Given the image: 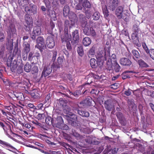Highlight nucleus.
<instances>
[{
	"mask_svg": "<svg viewBox=\"0 0 154 154\" xmlns=\"http://www.w3.org/2000/svg\"><path fill=\"white\" fill-rule=\"evenodd\" d=\"M116 116L118 118L119 120L122 119L123 117V114L122 113L120 112H118L116 113Z\"/></svg>",
	"mask_w": 154,
	"mask_h": 154,
	"instance_id": "nucleus-48",
	"label": "nucleus"
},
{
	"mask_svg": "<svg viewBox=\"0 0 154 154\" xmlns=\"http://www.w3.org/2000/svg\"><path fill=\"white\" fill-rule=\"evenodd\" d=\"M118 84L116 83L111 85V88L113 89H116L118 87Z\"/></svg>",
	"mask_w": 154,
	"mask_h": 154,
	"instance_id": "nucleus-61",
	"label": "nucleus"
},
{
	"mask_svg": "<svg viewBox=\"0 0 154 154\" xmlns=\"http://www.w3.org/2000/svg\"><path fill=\"white\" fill-rule=\"evenodd\" d=\"M103 13L105 17H107L109 16V12L106 6L102 7Z\"/></svg>",
	"mask_w": 154,
	"mask_h": 154,
	"instance_id": "nucleus-38",
	"label": "nucleus"
},
{
	"mask_svg": "<svg viewBox=\"0 0 154 154\" xmlns=\"http://www.w3.org/2000/svg\"><path fill=\"white\" fill-rule=\"evenodd\" d=\"M31 65L29 63L27 62L24 66V69L26 72H29L31 70Z\"/></svg>",
	"mask_w": 154,
	"mask_h": 154,
	"instance_id": "nucleus-27",
	"label": "nucleus"
},
{
	"mask_svg": "<svg viewBox=\"0 0 154 154\" xmlns=\"http://www.w3.org/2000/svg\"><path fill=\"white\" fill-rule=\"evenodd\" d=\"M90 28L88 27V26H85L83 30V32L86 35H89V34L90 33Z\"/></svg>",
	"mask_w": 154,
	"mask_h": 154,
	"instance_id": "nucleus-33",
	"label": "nucleus"
},
{
	"mask_svg": "<svg viewBox=\"0 0 154 154\" xmlns=\"http://www.w3.org/2000/svg\"><path fill=\"white\" fill-rule=\"evenodd\" d=\"M40 54L39 53L36 52L35 53V55H34L33 57H36L37 59H38L40 58Z\"/></svg>",
	"mask_w": 154,
	"mask_h": 154,
	"instance_id": "nucleus-64",
	"label": "nucleus"
},
{
	"mask_svg": "<svg viewBox=\"0 0 154 154\" xmlns=\"http://www.w3.org/2000/svg\"><path fill=\"white\" fill-rule=\"evenodd\" d=\"M44 114H38L37 116V118L38 119H41L43 118Z\"/></svg>",
	"mask_w": 154,
	"mask_h": 154,
	"instance_id": "nucleus-59",
	"label": "nucleus"
},
{
	"mask_svg": "<svg viewBox=\"0 0 154 154\" xmlns=\"http://www.w3.org/2000/svg\"><path fill=\"white\" fill-rule=\"evenodd\" d=\"M118 149L117 148H114L111 149V152L112 154H116L117 152Z\"/></svg>",
	"mask_w": 154,
	"mask_h": 154,
	"instance_id": "nucleus-62",
	"label": "nucleus"
},
{
	"mask_svg": "<svg viewBox=\"0 0 154 154\" xmlns=\"http://www.w3.org/2000/svg\"><path fill=\"white\" fill-rule=\"evenodd\" d=\"M85 104L83 102H81L79 103L78 104V106L80 108H83Z\"/></svg>",
	"mask_w": 154,
	"mask_h": 154,
	"instance_id": "nucleus-63",
	"label": "nucleus"
},
{
	"mask_svg": "<svg viewBox=\"0 0 154 154\" xmlns=\"http://www.w3.org/2000/svg\"><path fill=\"white\" fill-rule=\"evenodd\" d=\"M14 95L18 100H21L22 98L23 97V95L22 93H15L14 94Z\"/></svg>",
	"mask_w": 154,
	"mask_h": 154,
	"instance_id": "nucleus-32",
	"label": "nucleus"
},
{
	"mask_svg": "<svg viewBox=\"0 0 154 154\" xmlns=\"http://www.w3.org/2000/svg\"><path fill=\"white\" fill-rule=\"evenodd\" d=\"M114 69L116 72H118L119 71L121 68L120 66L117 63L116 60H115V61Z\"/></svg>",
	"mask_w": 154,
	"mask_h": 154,
	"instance_id": "nucleus-35",
	"label": "nucleus"
},
{
	"mask_svg": "<svg viewBox=\"0 0 154 154\" xmlns=\"http://www.w3.org/2000/svg\"><path fill=\"white\" fill-rule=\"evenodd\" d=\"M83 7L82 4L79 2V3L76 5L75 8L77 10H82Z\"/></svg>",
	"mask_w": 154,
	"mask_h": 154,
	"instance_id": "nucleus-53",
	"label": "nucleus"
},
{
	"mask_svg": "<svg viewBox=\"0 0 154 154\" xmlns=\"http://www.w3.org/2000/svg\"><path fill=\"white\" fill-rule=\"evenodd\" d=\"M63 59L60 57H59L58 58L57 61L58 64L59 65L61 64L63 62Z\"/></svg>",
	"mask_w": 154,
	"mask_h": 154,
	"instance_id": "nucleus-57",
	"label": "nucleus"
},
{
	"mask_svg": "<svg viewBox=\"0 0 154 154\" xmlns=\"http://www.w3.org/2000/svg\"><path fill=\"white\" fill-rule=\"evenodd\" d=\"M25 20L27 24V25L26 26V28L25 30L27 31L31 30L33 26V21L32 18L29 14H26L25 16Z\"/></svg>",
	"mask_w": 154,
	"mask_h": 154,
	"instance_id": "nucleus-4",
	"label": "nucleus"
},
{
	"mask_svg": "<svg viewBox=\"0 0 154 154\" xmlns=\"http://www.w3.org/2000/svg\"><path fill=\"white\" fill-rule=\"evenodd\" d=\"M77 112L78 114L82 117H88L89 116V112L85 110H83L81 109H78Z\"/></svg>",
	"mask_w": 154,
	"mask_h": 154,
	"instance_id": "nucleus-22",
	"label": "nucleus"
},
{
	"mask_svg": "<svg viewBox=\"0 0 154 154\" xmlns=\"http://www.w3.org/2000/svg\"><path fill=\"white\" fill-rule=\"evenodd\" d=\"M131 90H128L125 91V94L127 96H130L131 94Z\"/></svg>",
	"mask_w": 154,
	"mask_h": 154,
	"instance_id": "nucleus-60",
	"label": "nucleus"
},
{
	"mask_svg": "<svg viewBox=\"0 0 154 154\" xmlns=\"http://www.w3.org/2000/svg\"><path fill=\"white\" fill-rule=\"evenodd\" d=\"M41 32V29L39 26L35 27L33 29L32 33L30 34L31 38L33 40H35L36 38V36L40 35Z\"/></svg>",
	"mask_w": 154,
	"mask_h": 154,
	"instance_id": "nucleus-9",
	"label": "nucleus"
},
{
	"mask_svg": "<svg viewBox=\"0 0 154 154\" xmlns=\"http://www.w3.org/2000/svg\"><path fill=\"white\" fill-rule=\"evenodd\" d=\"M24 52L28 53L30 51V45L29 44L25 42L23 43Z\"/></svg>",
	"mask_w": 154,
	"mask_h": 154,
	"instance_id": "nucleus-28",
	"label": "nucleus"
},
{
	"mask_svg": "<svg viewBox=\"0 0 154 154\" xmlns=\"http://www.w3.org/2000/svg\"><path fill=\"white\" fill-rule=\"evenodd\" d=\"M13 41L12 39H8L7 45H8L10 47H12L13 46Z\"/></svg>",
	"mask_w": 154,
	"mask_h": 154,
	"instance_id": "nucleus-51",
	"label": "nucleus"
},
{
	"mask_svg": "<svg viewBox=\"0 0 154 154\" xmlns=\"http://www.w3.org/2000/svg\"><path fill=\"white\" fill-rule=\"evenodd\" d=\"M148 53H149L150 57L153 60H154V49H152L149 50L148 52Z\"/></svg>",
	"mask_w": 154,
	"mask_h": 154,
	"instance_id": "nucleus-42",
	"label": "nucleus"
},
{
	"mask_svg": "<svg viewBox=\"0 0 154 154\" xmlns=\"http://www.w3.org/2000/svg\"><path fill=\"white\" fill-rule=\"evenodd\" d=\"M125 11H124L123 8L121 6H119L116 11V14L119 19L123 18L125 17V15H127V13H123Z\"/></svg>",
	"mask_w": 154,
	"mask_h": 154,
	"instance_id": "nucleus-5",
	"label": "nucleus"
},
{
	"mask_svg": "<svg viewBox=\"0 0 154 154\" xmlns=\"http://www.w3.org/2000/svg\"><path fill=\"white\" fill-rule=\"evenodd\" d=\"M104 107L105 109L108 111H110L114 108V106L112 104L111 100H107L104 102Z\"/></svg>",
	"mask_w": 154,
	"mask_h": 154,
	"instance_id": "nucleus-13",
	"label": "nucleus"
},
{
	"mask_svg": "<svg viewBox=\"0 0 154 154\" xmlns=\"http://www.w3.org/2000/svg\"><path fill=\"white\" fill-rule=\"evenodd\" d=\"M61 38L63 42L68 41L71 40V36L68 33V32L65 31V34L61 36Z\"/></svg>",
	"mask_w": 154,
	"mask_h": 154,
	"instance_id": "nucleus-21",
	"label": "nucleus"
},
{
	"mask_svg": "<svg viewBox=\"0 0 154 154\" xmlns=\"http://www.w3.org/2000/svg\"><path fill=\"white\" fill-rule=\"evenodd\" d=\"M119 3L118 0H113L112 3L109 6V9L112 11H114L116 8L118 6Z\"/></svg>",
	"mask_w": 154,
	"mask_h": 154,
	"instance_id": "nucleus-23",
	"label": "nucleus"
},
{
	"mask_svg": "<svg viewBox=\"0 0 154 154\" xmlns=\"http://www.w3.org/2000/svg\"><path fill=\"white\" fill-rule=\"evenodd\" d=\"M19 2L20 4V5L23 6H25V11L27 13H31L32 9L31 8V5H30L29 6H25L28 3V1L27 0H19Z\"/></svg>",
	"mask_w": 154,
	"mask_h": 154,
	"instance_id": "nucleus-10",
	"label": "nucleus"
},
{
	"mask_svg": "<svg viewBox=\"0 0 154 154\" xmlns=\"http://www.w3.org/2000/svg\"><path fill=\"white\" fill-rule=\"evenodd\" d=\"M91 42V41L90 38L88 37L84 38L82 40L83 44L85 47L89 45Z\"/></svg>",
	"mask_w": 154,
	"mask_h": 154,
	"instance_id": "nucleus-24",
	"label": "nucleus"
},
{
	"mask_svg": "<svg viewBox=\"0 0 154 154\" xmlns=\"http://www.w3.org/2000/svg\"><path fill=\"white\" fill-rule=\"evenodd\" d=\"M133 29L135 33H137L138 32V26L137 25H134L133 26Z\"/></svg>",
	"mask_w": 154,
	"mask_h": 154,
	"instance_id": "nucleus-56",
	"label": "nucleus"
},
{
	"mask_svg": "<svg viewBox=\"0 0 154 154\" xmlns=\"http://www.w3.org/2000/svg\"><path fill=\"white\" fill-rule=\"evenodd\" d=\"M120 63L124 66H129L132 63L131 61L128 58L122 57L119 60Z\"/></svg>",
	"mask_w": 154,
	"mask_h": 154,
	"instance_id": "nucleus-11",
	"label": "nucleus"
},
{
	"mask_svg": "<svg viewBox=\"0 0 154 154\" xmlns=\"http://www.w3.org/2000/svg\"><path fill=\"white\" fill-rule=\"evenodd\" d=\"M68 92L69 94H71V95H73L75 97H78L80 94L81 93V91H75L74 93H72L69 90Z\"/></svg>",
	"mask_w": 154,
	"mask_h": 154,
	"instance_id": "nucleus-31",
	"label": "nucleus"
},
{
	"mask_svg": "<svg viewBox=\"0 0 154 154\" xmlns=\"http://www.w3.org/2000/svg\"><path fill=\"white\" fill-rule=\"evenodd\" d=\"M69 11V7L67 5H66L64 6L63 9V14L64 16L66 15L67 14Z\"/></svg>",
	"mask_w": 154,
	"mask_h": 154,
	"instance_id": "nucleus-37",
	"label": "nucleus"
},
{
	"mask_svg": "<svg viewBox=\"0 0 154 154\" xmlns=\"http://www.w3.org/2000/svg\"><path fill=\"white\" fill-rule=\"evenodd\" d=\"M50 54H52V60L54 62L56 59L57 55V51L56 50H54L50 52Z\"/></svg>",
	"mask_w": 154,
	"mask_h": 154,
	"instance_id": "nucleus-39",
	"label": "nucleus"
},
{
	"mask_svg": "<svg viewBox=\"0 0 154 154\" xmlns=\"http://www.w3.org/2000/svg\"><path fill=\"white\" fill-rule=\"evenodd\" d=\"M127 73L128 72H126L125 71L122 74L121 76L123 79L130 78L129 75L127 74Z\"/></svg>",
	"mask_w": 154,
	"mask_h": 154,
	"instance_id": "nucleus-41",
	"label": "nucleus"
},
{
	"mask_svg": "<svg viewBox=\"0 0 154 154\" xmlns=\"http://www.w3.org/2000/svg\"><path fill=\"white\" fill-rule=\"evenodd\" d=\"M36 40L38 44L35 46V47H37L38 48H42L44 47V40L42 37H38L37 38Z\"/></svg>",
	"mask_w": 154,
	"mask_h": 154,
	"instance_id": "nucleus-15",
	"label": "nucleus"
},
{
	"mask_svg": "<svg viewBox=\"0 0 154 154\" xmlns=\"http://www.w3.org/2000/svg\"><path fill=\"white\" fill-rule=\"evenodd\" d=\"M131 53L133 55V58L135 60H137L140 57V54L138 51L133 50L132 51Z\"/></svg>",
	"mask_w": 154,
	"mask_h": 154,
	"instance_id": "nucleus-25",
	"label": "nucleus"
},
{
	"mask_svg": "<svg viewBox=\"0 0 154 154\" xmlns=\"http://www.w3.org/2000/svg\"><path fill=\"white\" fill-rule=\"evenodd\" d=\"M0 127L3 129L5 132H7L8 130H11L10 125L5 122L3 123L0 121Z\"/></svg>",
	"mask_w": 154,
	"mask_h": 154,
	"instance_id": "nucleus-18",
	"label": "nucleus"
},
{
	"mask_svg": "<svg viewBox=\"0 0 154 154\" xmlns=\"http://www.w3.org/2000/svg\"><path fill=\"white\" fill-rule=\"evenodd\" d=\"M71 134L77 139H79L81 138V136L74 129L72 130Z\"/></svg>",
	"mask_w": 154,
	"mask_h": 154,
	"instance_id": "nucleus-29",
	"label": "nucleus"
},
{
	"mask_svg": "<svg viewBox=\"0 0 154 154\" xmlns=\"http://www.w3.org/2000/svg\"><path fill=\"white\" fill-rule=\"evenodd\" d=\"M90 34H89V35H91L93 37H95L96 36V32L92 27H90Z\"/></svg>",
	"mask_w": 154,
	"mask_h": 154,
	"instance_id": "nucleus-43",
	"label": "nucleus"
},
{
	"mask_svg": "<svg viewBox=\"0 0 154 154\" xmlns=\"http://www.w3.org/2000/svg\"><path fill=\"white\" fill-rule=\"evenodd\" d=\"M38 67L36 66H34L32 68L31 71L32 74L37 73L38 72Z\"/></svg>",
	"mask_w": 154,
	"mask_h": 154,
	"instance_id": "nucleus-45",
	"label": "nucleus"
},
{
	"mask_svg": "<svg viewBox=\"0 0 154 154\" xmlns=\"http://www.w3.org/2000/svg\"><path fill=\"white\" fill-rule=\"evenodd\" d=\"M52 70V68L50 66L46 65L44 67L42 71L41 77H46L51 72Z\"/></svg>",
	"mask_w": 154,
	"mask_h": 154,
	"instance_id": "nucleus-8",
	"label": "nucleus"
},
{
	"mask_svg": "<svg viewBox=\"0 0 154 154\" xmlns=\"http://www.w3.org/2000/svg\"><path fill=\"white\" fill-rule=\"evenodd\" d=\"M0 144L2 145L3 147L6 148L7 149L10 148L12 149H15V148L9 143L0 140Z\"/></svg>",
	"mask_w": 154,
	"mask_h": 154,
	"instance_id": "nucleus-19",
	"label": "nucleus"
},
{
	"mask_svg": "<svg viewBox=\"0 0 154 154\" xmlns=\"http://www.w3.org/2000/svg\"><path fill=\"white\" fill-rule=\"evenodd\" d=\"M96 60L94 58H91L90 60V64L92 68H96L97 67V64H99V63H98Z\"/></svg>",
	"mask_w": 154,
	"mask_h": 154,
	"instance_id": "nucleus-26",
	"label": "nucleus"
},
{
	"mask_svg": "<svg viewBox=\"0 0 154 154\" xmlns=\"http://www.w3.org/2000/svg\"><path fill=\"white\" fill-rule=\"evenodd\" d=\"M16 58H17V60H21L20 53L18 54H17L15 56H14V54H13L12 57H11L10 58L8 57L7 59V63L8 65H9L10 66L11 69H14L16 68L17 66V62L16 60Z\"/></svg>",
	"mask_w": 154,
	"mask_h": 154,
	"instance_id": "nucleus-2",
	"label": "nucleus"
},
{
	"mask_svg": "<svg viewBox=\"0 0 154 154\" xmlns=\"http://www.w3.org/2000/svg\"><path fill=\"white\" fill-rule=\"evenodd\" d=\"M142 46L144 49L146 51V52L147 53H148V52L149 51V50L148 47L147 46L146 44L145 43H143Z\"/></svg>",
	"mask_w": 154,
	"mask_h": 154,
	"instance_id": "nucleus-54",
	"label": "nucleus"
},
{
	"mask_svg": "<svg viewBox=\"0 0 154 154\" xmlns=\"http://www.w3.org/2000/svg\"><path fill=\"white\" fill-rule=\"evenodd\" d=\"M72 35L73 40L74 41L75 43H78L79 40L78 31L77 30H75L72 32Z\"/></svg>",
	"mask_w": 154,
	"mask_h": 154,
	"instance_id": "nucleus-20",
	"label": "nucleus"
},
{
	"mask_svg": "<svg viewBox=\"0 0 154 154\" xmlns=\"http://www.w3.org/2000/svg\"><path fill=\"white\" fill-rule=\"evenodd\" d=\"M75 25V22L74 21L71 20L69 21L66 20L65 21L64 23V31L66 32H68V28H71L73 26Z\"/></svg>",
	"mask_w": 154,
	"mask_h": 154,
	"instance_id": "nucleus-12",
	"label": "nucleus"
},
{
	"mask_svg": "<svg viewBox=\"0 0 154 154\" xmlns=\"http://www.w3.org/2000/svg\"><path fill=\"white\" fill-rule=\"evenodd\" d=\"M32 9L31 13H35L36 11V6L33 5H32L30 6Z\"/></svg>",
	"mask_w": 154,
	"mask_h": 154,
	"instance_id": "nucleus-49",
	"label": "nucleus"
},
{
	"mask_svg": "<svg viewBox=\"0 0 154 154\" xmlns=\"http://www.w3.org/2000/svg\"><path fill=\"white\" fill-rule=\"evenodd\" d=\"M95 54V50L94 48L92 47L89 51L88 53V56L89 57H92Z\"/></svg>",
	"mask_w": 154,
	"mask_h": 154,
	"instance_id": "nucleus-36",
	"label": "nucleus"
},
{
	"mask_svg": "<svg viewBox=\"0 0 154 154\" xmlns=\"http://www.w3.org/2000/svg\"><path fill=\"white\" fill-rule=\"evenodd\" d=\"M13 105L12 104L10 106H5V108L8 110H11L13 108Z\"/></svg>",
	"mask_w": 154,
	"mask_h": 154,
	"instance_id": "nucleus-58",
	"label": "nucleus"
},
{
	"mask_svg": "<svg viewBox=\"0 0 154 154\" xmlns=\"http://www.w3.org/2000/svg\"><path fill=\"white\" fill-rule=\"evenodd\" d=\"M27 52H24L23 53L22 55V57L23 60H26L27 57Z\"/></svg>",
	"mask_w": 154,
	"mask_h": 154,
	"instance_id": "nucleus-50",
	"label": "nucleus"
},
{
	"mask_svg": "<svg viewBox=\"0 0 154 154\" xmlns=\"http://www.w3.org/2000/svg\"><path fill=\"white\" fill-rule=\"evenodd\" d=\"M86 143L91 144H97L98 142L95 140V138L93 136H90L85 140Z\"/></svg>",
	"mask_w": 154,
	"mask_h": 154,
	"instance_id": "nucleus-14",
	"label": "nucleus"
},
{
	"mask_svg": "<svg viewBox=\"0 0 154 154\" xmlns=\"http://www.w3.org/2000/svg\"><path fill=\"white\" fill-rule=\"evenodd\" d=\"M45 122L47 124L50 125L52 124L51 120L50 117H47L45 119Z\"/></svg>",
	"mask_w": 154,
	"mask_h": 154,
	"instance_id": "nucleus-47",
	"label": "nucleus"
},
{
	"mask_svg": "<svg viewBox=\"0 0 154 154\" xmlns=\"http://www.w3.org/2000/svg\"><path fill=\"white\" fill-rule=\"evenodd\" d=\"M92 11L90 9L86 10L85 12L86 17L88 19L90 18L91 17Z\"/></svg>",
	"mask_w": 154,
	"mask_h": 154,
	"instance_id": "nucleus-40",
	"label": "nucleus"
},
{
	"mask_svg": "<svg viewBox=\"0 0 154 154\" xmlns=\"http://www.w3.org/2000/svg\"><path fill=\"white\" fill-rule=\"evenodd\" d=\"M96 58L98 63H100V66L103 65L105 61H107L106 66V69L109 70L112 69V64L109 51L106 52L103 50L100 51L96 55Z\"/></svg>",
	"mask_w": 154,
	"mask_h": 154,
	"instance_id": "nucleus-1",
	"label": "nucleus"
},
{
	"mask_svg": "<svg viewBox=\"0 0 154 154\" xmlns=\"http://www.w3.org/2000/svg\"><path fill=\"white\" fill-rule=\"evenodd\" d=\"M131 37L134 44H136V45L138 47H140V44L139 43L138 35L137 33L135 32L133 33Z\"/></svg>",
	"mask_w": 154,
	"mask_h": 154,
	"instance_id": "nucleus-16",
	"label": "nucleus"
},
{
	"mask_svg": "<svg viewBox=\"0 0 154 154\" xmlns=\"http://www.w3.org/2000/svg\"><path fill=\"white\" fill-rule=\"evenodd\" d=\"M5 37L4 34L2 32L0 33V41L2 42L5 39Z\"/></svg>",
	"mask_w": 154,
	"mask_h": 154,
	"instance_id": "nucleus-52",
	"label": "nucleus"
},
{
	"mask_svg": "<svg viewBox=\"0 0 154 154\" xmlns=\"http://www.w3.org/2000/svg\"><path fill=\"white\" fill-rule=\"evenodd\" d=\"M100 17V14L98 11L95 12L93 14V17L94 20H98Z\"/></svg>",
	"mask_w": 154,
	"mask_h": 154,
	"instance_id": "nucleus-34",
	"label": "nucleus"
},
{
	"mask_svg": "<svg viewBox=\"0 0 154 154\" xmlns=\"http://www.w3.org/2000/svg\"><path fill=\"white\" fill-rule=\"evenodd\" d=\"M46 42L47 46L49 48H52L54 46L55 43L53 36H48L46 38Z\"/></svg>",
	"mask_w": 154,
	"mask_h": 154,
	"instance_id": "nucleus-7",
	"label": "nucleus"
},
{
	"mask_svg": "<svg viewBox=\"0 0 154 154\" xmlns=\"http://www.w3.org/2000/svg\"><path fill=\"white\" fill-rule=\"evenodd\" d=\"M77 52L79 55L81 56H82L83 55V51L81 47H79L77 49Z\"/></svg>",
	"mask_w": 154,
	"mask_h": 154,
	"instance_id": "nucleus-44",
	"label": "nucleus"
},
{
	"mask_svg": "<svg viewBox=\"0 0 154 154\" xmlns=\"http://www.w3.org/2000/svg\"><path fill=\"white\" fill-rule=\"evenodd\" d=\"M57 119L58 122L56 124V127L57 128L63 130H67L68 129V126L63 123V120L61 117H58Z\"/></svg>",
	"mask_w": 154,
	"mask_h": 154,
	"instance_id": "nucleus-6",
	"label": "nucleus"
},
{
	"mask_svg": "<svg viewBox=\"0 0 154 154\" xmlns=\"http://www.w3.org/2000/svg\"><path fill=\"white\" fill-rule=\"evenodd\" d=\"M47 8H49L50 6V0H43Z\"/></svg>",
	"mask_w": 154,
	"mask_h": 154,
	"instance_id": "nucleus-55",
	"label": "nucleus"
},
{
	"mask_svg": "<svg viewBox=\"0 0 154 154\" xmlns=\"http://www.w3.org/2000/svg\"><path fill=\"white\" fill-rule=\"evenodd\" d=\"M84 8H90L91 7V4L88 0H79Z\"/></svg>",
	"mask_w": 154,
	"mask_h": 154,
	"instance_id": "nucleus-17",
	"label": "nucleus"
},
{
	"mask_svg": "<svg viewBox=\"0 0 154 154\" xmlns=\"http://www.w3.org/2000/svg\"><path fill=\"white\" fill-rule=\"evenodd\" d=\"M23 65L22 64H20L18 67L17 70V72L18 73H21L23 71Z\"/></svg>",
	"mask_w": 154,
	"mask_h": 154,
	"instance_id": "nucleus-46",
	"label": "nucleus"
},
{
	"mask_svg": "<svg viewBox=\"0 0 154 154\" xmlns=\"http://www.w3.org/2000/svg\"><path fill=\"white\" fill-rule=\"evenodd\" d=\"M138 63L141 67H147L149 66L142 59L139 60Z\"/></svg>",
	"mask_w": 154,
	"mask_h": 154,
	"instance_id": "nucleus-30",
	"label": "nucleus"
},
{
	"mask_svg": "<svg viewBox=\"0 0 154 154\" xmlns=\"http://www.w3.org/2000/svg\"><path fill=\"white\" fill-rule=\"evenodd\" d=\"M70 116H66L68 123L73 126H76L77 125V116L75 115L70 113Z\"/></svg>",
	"mask_w": 154,
	"mask_h": 154,
	"instance_id": "nucleus-3",
	"label": "nucleus"
}]
</instances>
